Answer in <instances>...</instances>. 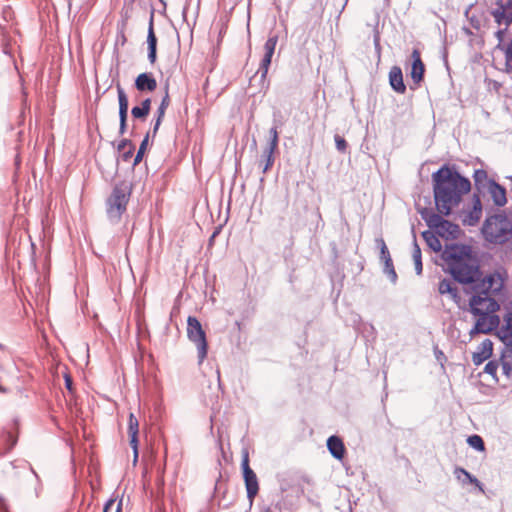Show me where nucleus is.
Returning <instances> with one entry per match:
<instances>
[{
  "instance_id": "1",
  "label": "nucleus",
  "mask_w": 512,
  "mask_h": 512,
  "mask_svg": "<svg viewBox=\"0 0 512 512\" xmlns=\"http://www.w3.org/2000/svg\"><path fill=\"white\" fill-rule=\"evenodd\" d=\"M450 276L467 285L465 290L471 294L469 306L477 319L470 333L487 334L495 330L500 323L499 316L495 314L500 308L496 296L504 287L501 275L493 273L480 279L479 263L472 248L450 244Z\"/></svg>"
},
{
  "instance_id": "2",
  "label": "nucleus",
  "mask_w": 512,
  "mask_h": 512,
  "mask_svg": "<svg viewBox=\"0 0 512 512\" xmlns=\"http://www.w3.org/2000/svg\"><path fill=\"white\" fill-rule=\"evenodd\" d=\"M437 213L426 218L429 230L422 233L429 248L435 252L433 261L442 272L448 271V164L432 175Z\"/></svg>"
},
{
  "instance_id": "3",
  "label": "nucleus",
  "mask_w": 512,
  "mask_h": 512,
  "mask_svg": "<svg viewBox=\"0 0 512 512\" xmlns=\"http://www.w3.org/2000/svg\"><path fill=\"white\" fill-rule=\"evenodd\" d=\"M481 232L486 241L502 244L512 234V224L505 214H493L486 217Z\"/></svg>"
},
{
  "instance_id": "4",
  "label": "nucleus",
  "mask_w": 512,
  "mask_h": 512,
  "mask_svg": "<svg viewBox=\"0 0 512 512\" xmlns=\"http://www.w3.org/2000/svg\"><path fill=\"white\" fill-rule=\"evenodd\" d=\"M131 188L126 182L117 183L106 200V212L110 219L119 220L126 211Z\"/></svg>"
},
{
  "instance_id": "5",
  "label": "nucleus",
  "mask_w": 512,
  "mask_h": 512,
  "mask_svg": "<svg viewBox=\"0 0 512 512\" xmlns=\"http://www.w3.org/2000/svg\"><path fill=\"white\" fill-rule=\"evenodd\" d=\"M279 40V35L277 33H270L266 42L264 43V54L260 60L258 71L255 73V75L250 78V84L252 83L255 76L260 73V79H259V85L260 90L259 92H263L266 94V92L269 89L270 81L268 80V72L272 64V58L275 53V49L277 46Z\"/></svg>"
},
{
  "instance_id": "6",
  "label": "nucleus",
  "mask_w": 512,
  "mask_h": 512,
  "mask_svg": "<svg viewBox=\"0 0 512 512\" xmlns=\"http://www.w3.org/2000/svg\"><path fill=\"white\" fill-rule=\"evenodd\" d=\"M407 76L411 79V90L421 87L424 82L426 65L421 58V51L418 47H413L410 55L405 61Z\"/></svg>"
},
{
  "instance_id": "7",
  "label": "nucleus",
  "mask_w": 512,
  "mask_h": 512,
  "mask_svg": "<svg viewBox=\"0 0 512 512\" xmlns=\"http://www.w3.org/2000/svg\"><path fill=\"white\" fill-rule=\"evenodd\" d=\"M471 190V182L462 176L455 165H450V210L460 203L463 195Z\"/></svg>"
},
{
  "instance_id": "8",
  "label": "nucleus",
  "mask_w": 512,
  "mask_h": 512,
  "mask_svg": "<svg viewBox=\"0 0 512 512\" xmlns=\"http://www.w3.org/2000/svg\"><path fill=\"white\" fill-rule=\"evenodd\" d=\"M187 335L188 338L194 342L198 350V358L201 363L207 356V341L201 323L196 317L189 316L187 319Z\"/></svg>"
},
{
  "instance_id": "9",
  "label": "nucleus",
  "mask_w": 512,
  "mask_h": 512,
  "mask_svg": "<svg viewBox=\"0 0 512 512\" xmlns=\"http://www.w3.org/2000/svg\"><path fill=\"white\" fill-rule=\"evenodd\" d=\"M482 208L480 196L475 192L471 202L457 213V218L464 226H475L482 216Z\"/></svg>"
},
{
  "instance_id": "10",
  "label": "nucleus",
  "mask_w": 512,
  "mask_h": 512,
  "mask_svg": "<svg viewBox=\"0 0 512 512\" xmlns=\"http://www.w3.org/2000/svg\"><path fill=\"white\" fill-rule=\"evenodd\" d=\"M266 141L263 148L261 159L259 160V167L262 168L263 173H267L274 164L275 151L278 147V134L277 130H268L264 135Z\"/></svg>"
},
{
  "instance_id": "11",
  "label": "nucleus",
  "mask_w": 512,
  "mask_h": 512,
  "mask_svg": "<svg viewBox=\"0 0 512 512\" xmlns=\"http://www.w3.org/2000/svg\"><path fill=\"white\" fill-rule=\"evenodd\" d=\"M241 468L243 472L245 487L247 490V497L252 503L259 492V482L255 472L250 467L249 452L247 449L242 451Z\"/></svg>"
},
{
  "instance_id": "12",
  "label": "nucleus",
  "mask_w": 512,
  "mask_h": 512,
  "mask_svg": "<svg viewBox=\"0 0 512 512\" xmlns=\"http://www.w3.org/2000/svg\"><path fill=\"white\" fill-rule=\"evenodd\" d=\"M150 6V16L148 21V28H147V59L151 65H154L157 61V45H158V38L155 33L154 29V15H155V8L152 4Z\"/></svg>"
},
{
  "instance_id": "13",
  "label": "nucleus",
  "mask_w": 512,
  "mask_h": 512,
  "mask_svg": "<svg viewBox=\"0 0 512 512\" xmlns=\"http://www.w3.org/2000/svg\"><path fill=\"white\" fill-rule=\"evenodd\" d=\"M377 246L380 249V259L383 262V272L387 275L392 283H396L398 276L394 268L393 260L389 249L383 238L376 239Z\"/></svg>"
},
{
  "instance_id": "14",
  "label": "nucleus",
  "mask_w": 512,
  "mask_h": 512,
  "mask_svg": "<svg viewBox=\"0 0 512 512\" xmlns=\"http://www.w3.org/2000/svg\"><path fill=\"white\" fill-rule=\"evenodd\" d=\"M119 105V128H128L129 98L119 80L116 84Z\"/></svg>"
},
{
  "instance_id": "15",
  "label": "nucleus",
  "mask_w": 512,
  "mask_h": 512,
  "mask_svg": "<svg viewBox=\"0 0 512 512\" xmlns=\"http://www.w3.org/2000/svg\"><path fill=\"white\" fill-rule=\"evenodd\" d=\"M157 86V80L152 72L145 71L134 78L133 87L140 93H152Z\"/></svg>"
},
{
  "instance_id": "16",
  "label": "nucleus",
  "mask_w": 512,
  "mask_h": 512,
  "mask_svg": "<svg viewBox=\"0 0 512 512\" xmlns=\"http://www.w3.org/2000/svg\"><path fill=\"white\" fill-rule=\"evenodd\" d=\"M491 14L495 21L499 25H504L506 29L512 23V0L499 3Z\"/></svg>"
},
{
  "instance_id": "17",
  "label": "nucleus",
  "mask_w": 512,
  "mask_h": 512,
  "mask_svg": "<svg viewBox=\"0 0 512 512\" xmlns=\"http://www.w3.org/2000/svg\"><path fill=\"white\" fill-rule=\"evenodd\" d=\"M388 83L392 91L397 94H404L407 90L402 68L398 65H393L388 73Z\"/></svg>"
},
{
  "instance_id": "18",
  "label": "nucleus",
  "mask_w": 512,
  "mask_h": 512,
  "mask_svg": "<svg viewBox=\"0 0 512 512\" xmlns=\"http://www.w3.org/2000/svg\"><path fill=\"white\" fill-rule=\"evenodd\" d=\"M169 104H170L169 80H166L165 85H164V95H163V97L160 101V104L153 116L150 128H160Z\"/></svg>"
},
{
  "instance_id": "19",
  "label": "nucleus",
  "mask_w": 512,
  "mask_h": 512,
  "mask_svg": "<svg viewBox=\"0 0 512 512\" xmlns=\"http://www.w3.org/2000/svg\"><path fill=\"white\" fill-rule=\"evenodd\" d=\"M138 433H139V422L138 419L135 417L133 413L129 414L128 418V435H129V442L133 449V462L136 463L138 460Z\"/></svg>"
},
{
  "instance_id": "20",
  "label": "nucleus",
  "mask_w": 512,
  "mask_h": 512,
  "mask_svg": "<svg viewBox=\"0 0 512 512\" xmlns=\"http://www.w3.org/2000/svg\"><path fill=\"white\" fill-rule=\"evenodd\" d=\"M493 352V343L489 339L483 340L479 346L477 347V350L473 352L472 355V361L473 363L478 366L482 364L485 360L489 359Z\"/></svg>"
},
{
  "instance_id": "21",
  "label": "nucleus",
  "mask_w": 512,
  "mask_h": 512,
  "mask_svg": "<svg viewBox=\"0 0 512 512\" xmlns=\"http://www.w3.org/2000/svg\"><path fill=\"white\" fill-rule=\"evenodd\" d=\"M496 206L502 207L507 203L506 190L494 180H489L486 187Z\"/></svg>"
},
{
  "instance_id": "22",
  "label": "nucleus",
  "mask_w": 512,
  "mask_h": 512,
  "mask_svg": "<svg viewBox=\"0 0 512 512\" xmlns=\"http://www.w3.org/2000/svg\"><path fill=\"white\" fill-rule=\"evenodd\" d=\"M152 99L147 97L140 104L134 105L131 109V116L134 121L145 122L151 111Z\"/></svg>"
},
{
  "instance_id": "23",
  "label": "nucleus",
  "mask_w": 512,
  "mask_h": 512,
  "mask_svg": "<svg viewBox=\"0 0 512 512\" xmlns=\"http://www.w3.org/2000/svg\"><path fill=\"white\" fill-rule=\"evenodd\" d=\"M454 475L457 481L463 486L468 484L474 485L480 492H484L482 483L468 471L463 468L456 467L454 469Z\"/></svg>"
},
{
  "instance_id": "24",
  "label": "nucleus",
  "mask_w": 512,
  "mask_h": 512,
  "mask_svg": "<svg viewBox=\"0 0 512 512\" xmlns=\"http://www.w3.org/2000/svg\"><path fill=\"white\" fill-rule=\"evenodd\" d=\"M432 13L436 16H438L442 23H443V33L441 31L440 26L438 25V30L440 32V35H442V49H441V58L443 61V65L448 72V34H447V20L444 16L438 15L436 11H432Z\"/></svg>"
},
{
  "instance_id": "25",
  "label": "nucleus",
  "mask_w": 512,
  "mask_h": 512,
  "mask_svg": "<svg viewBox=\"0 0 512 512\" xmlns=\"http://www.w3.org/2000/svg\"><path fill=\"white\" fill-rule=\"evenodd\" d=\"M327 448L334 458L338 460L344 458L346 449L340 437L335 435L330 436L327 440Z\"/></svg>"
},
{
  "instance_id": "26",
  "label": "nucleus",
  "mask_w": 512,
  "mask_h": 512,
  "mask_svg": "<svg viewBox=\"0 0 512 512\" xmlns=\"http://www.w3.org/2000/svg\"><path fill=\"white\" fill-rule=\"evenodd\" d=\"M504 321L505 324L499 330L498 335L504 345H512V312L507 313Z\"/></svg>"
},
{
  "instance_id": "27",
  "label": "nucleus",
  "mask_w": 512,
  "mask_h": 512,
  "mask_svg": "<svg viewBox=\"0 0 512 512\" xmlns=\"http://www.w3.org/2000/svg\"><path fill=\"white\" fill-rule=\"evenodd\" d=\"M501 366L502 371L506 376H511L512 374V344L504 345V348L501 352Z\"/></svg>"
},
{
  "instance_id": "28",
  "label": "nucleus",
  "mask_w": 512,
  "mask_h": 512,
  "mask_svg": "<svg viewBox=\"0 0 512 512\" xmlns=\"http://www.w3.org/2000/svg\"><path fill=\"white\" fill-rule=\"evenodd\" d=\"M124 29L125 28L120 27V23H118V31L113 49V56L116 58L117 66L119 65V45L124 46L127 43V37L125 35Z\"/></svg>"
},
{
  "instance_id": "29",
  "label": "nucleus",
  "mask_w": 512,
  "mask_h": 512,
  "mask_svg": "<svg viewBox=\"0 0 512 512\" xmlns=\"http://www.w3.org/2000/svg\"><path fill=\"white\" fill-rule=\"evenodd\" d=\"M473 178L475 187L479 192L488 186V182L490 180L488 179L487 172L483 169H476L474 171Z\"/></svg>"
},
{
  "instance_id": "30",
  "label": "nucleus",
  "mask_w": 512,
  "mask_h": 512,
  "mask_svg": "<svg viewBox=\"0 0 512 512\" xmlns=\"http://www.w3.org/2000/svg\"><path fill=\"white\" fill-rule=\"evenodd\" d=\"M411 255H412L413 262H414L415 271H416L417 275H420L423 270V265H422L421 249L416 241L413 243Z\"/></svg>"
},
{
  "instance_id": "31",
  "label": "nucleus",
  "mask_w": 512,
  "mask_h": 512,
  "mask_svg": "<svg viewBox=\"0 0 512 512\" xmlns=\"http://www.w3.org/2000/svg\"><path fill=\"white\" fill-rule=\"evenodd\" d=\"M497 47L504 51L505 72L508 75H510V77L512 78V39H511V42L507 46L502 47L499 43Z\"/></svg>"
},
{
  "instance_id": "32",
  "label": "nucleus",
  "mask_w": 512,
  "mask_h": 512,
  "mask_svg": "<svg viewBox=\"0 0 512 512\" xmlns=\"http://www.w3.org/2000/svg\"><path fill=\"white\" fill-rule=\"evenodd\" d=\"M288 120V116L286 112H283L278 109H274L273 111V125L271 128H281L286 124Z\"/></svg>"
},
{
  "instance_id": "33",
  "label": "nucleus",
  "mask_w": 512,
  "mask_h": 512,
  "mask_svg": "<svg viewBox=\"0 0 512 512\" xmlns=\"http://www.w3.org/2000/svg\"><path fill=\"white\" fill-rule=\"evenodd\" d=\"M467 443L470 447L474 448L476 451L482 452L485 450V444L481 436L474 434L468 437Z\"/></svg>"
},
{
  "instance_id": "34",
  "label": "nucleus",
  "mask_w": 512,
  "mask_h": 512,
  "mask_svg": "<svg viewBox=\"0 0 512 512\" xmlns=\"http://www.w3.org/2000/svg\"><path fill=\"white\" fill-rule=\"evenodd\" d=\"M148 140H149V132L146 134L145 138L143 139V141L139 147V150L134 158V165H137L142 161L143 155H144L147 145H148Z\"/></svg>"
},
{
  "instance_id": "35",
  "label": "nucleus",
  "mask_w": 512,
  "mask_h": 512,
  "mask_svg": "<svg viewBox=\"0 0 512 512\" xmlns=\"http://www.w3.org/2000/svg\"><path fill=\"white\" fill-rule=\"evenodd\" d=\"M380 42H381V35H380L378 28L376 27L373 30V45H374V49H375L376 55L378 57V60H380L381 50H382Z\"/></svg>"
},
{
  "instance_id": "36",
  "label": "nucleus",
  "mask_w": 512,
  "mask_h": 512,
  "mask_svg": "<svg viewBox=\"0 0 512 512\" xmlns=\"http://www.w3.org/2000/svg\"><path fill=\"white\" fill-rule=\"evenodd\" d=\"M498 367H499V364L497 361L495 360H491L489 361L485 367H484V372L491 375L493 379H497L496 378V375H497V370H498Z\"/></svg>"
},
{
  "instance_id": "37",
  "label": "nucleus",
  "mask_w": 512,
  "mask_h": 512,
  "mask_svg": "<svg viewBox=\"0 0 512 512\" xmlns=\"http://www.w3.org/2000/svg\"><path fill=\"white\" fill-rule=\"evenodd\" d=\"M466 16L470 19V22L474 28L479 29L481 27V21L473 14L472 7H469V9L466 10Z\"/></svg>"
},
{
  "instance_id": "38",
  "label": "nucleus",
  "mask_w": 512,
  "mask_h": 512,
  "mask_svg": "<svg viewBox=\"0 0 512 512\" xmlns=\"http://www.w3.org/2000/svg\"><path fill=\"white\" fill-rule=\"evenodd\" d=\"M125 8L126 7H124L121 12V16H122L121 27H124V28L126 26L127 20L130 18V11H131L130 8L126 9V10H125Z\"/></svg>"
},
{
  "instance_id": "39",
  "label": "nucleus",
  "mask_w": 512,
  "mask_h": 512,
  "mask_svg": "<svg viewBox=\"0 0 512 512\" xmlns=\"http://www.w3.org/2000/svg\"><path fill=\"white\" fill-rule=\"evenodd\" d=\"M438 292L441 295L448 293V280L447 279L441 280V282L439 283Z\"/></svg>"
},
{
  "instance_id": "40",
  "label": "nucleus",
  "mask_w": 512,
  "mask_h": 512,
  "mask_svg": "<svg viewBox=\"0 0 512 512\" xmlns=\"http://www.w3.org/2000/svg\"><path fill=\"white\" fill-rule=\"evenodd\" d=\"M335 142H336V146H337L338 150H340V151H344L345 150V148H346V141L343 138H341L339 136H336L335 137Z\"/></svg>"
},
{
  "instance_id": "41",
  "label": "nucleus",
  "mask_w": 512,
  "mask_h": 512,
  "mask_svg": "<svg viewBox=\"0 0 512 512\" xmlns=\"http://www.w3.org/2000/svg\"><path fill=\"white\" fill-rule=\"evenodd\" d=\"M116 504L115 499H109L104 505L103 512H111Z\"/></svg>"
},
{
  "instance_id": "42",
  "label": "nucleus",
  "mask_w": 512,
  "mask_h": 512,
  "mask_svg": "<svg viewBox=\"0 0 512 512\" xmlns=\"http://www.w3.org/2000/svg\"><path fill=\"white\" fill-rule=\"evenodd\" d=\"M459 231V226L450 222V238H456V233Z\"/></svg>"
},
{
  "instance_id": "43",
  "label": "nucleus",
  "mask_w": 512,
  "mask_h": 512,
  "mask_svg": "<svg viewBox=\"0 0 512 512\" xmlns=\"http://www.w3.org/2000/svg\"><path fill=\"white\" fill-rule=\"evenodd\" d=\"M189 8H190V2L186 1L185 5H184V7L182 9L183 21H187V14H188Z\"/></svg>"
},
{
  "instance_id": "44",
  "label": "nucleus",
  "mask_w": 512,
  "mask_h": 512,
  "mask_svg": "<svg viewBox=\"0 0 512 512\" xmlns=\"http://www.w3.org/2000/svg\"><path fill=\"white\" fill-rule=\"evenodd\" d=\"M122 505H123V503H122V499H121L117 502L115 508L113 507L114 512H122Z\"/></svg>"
},
{
  "instance_id": "45",
  "label": "nucleus",
  "mask_w": 512,
  "mask_h": 512,
  "mask_svg": "<svg viewBox=\"0 0 512 512\" xmlns=\"http://www.w3.org/2000/svg\"><path fill=\"white\" fill-rule=\"evenodd\" d=\"M505 30H506V29H504V30H498V31L496 32V37L498 38L499 42H502Z\"/></svg>"
},
{
  "instance_id": "46",
  "label": "nucleus",
  "mask_w": 512,
  "mask_h": 512,
  "mask_svg": "<svg viewBox=\"0 0 512 512\" xmlns=\"http://www.w3.org/2000/svg\"><path fill=\"white\" fill-rule=\"evenodd\" d=\"M136 0H124V7L129 6L130 10H132L133 4Z\"/></svg>"
},
{
  "instance_id": "47",
  "label": "nucleus",
  "mask_w": 512,
  "mask_h": 512,
  "mask_svg": "<svg viewBox=\"0 0 512 512\" xmlns=\"http://www.w3.org/2000/svg\"><path fill=\"white\" fill-rule=\"evenodd\" d=\"M162 5H163V9H161V11H159V13L161 14H165L166 12V6H167V3L165 0H158Z\"/></svg>"
},
{
  "instance_id": "48",
  "label": "nucleus",
  "mask_w": 512,
  "mask_h": 512,
  "mask_svg": "<svg viewBox=\"0 0 512 512\" xmlns=\"http://www.w3.org/2000/svg\"><path fill=\"white\" fill-rule=\"evenodd\" d=\"M65 382H66V387H67L68 389H71L72 380H71V378H70L69 376H66V378H65Z\"/></svg>"
},
{
  "instance_id": "49",
  "label": "nucleus",
  "mask_w": 512,
  "mask_h": 512,
  "mask_svg": "<svg viewBox=\"0 0 512 512\" xmlns=\"http://www.w3.org/2000/svg\"><path fill=\"white\" fill-rule=\"evenodd\" d=\"M8 437L9 439H11V446L15 445L16 441H17V438L16 437H13V435L11 434V432L8 433Z\"/></svg>"
},
{
  "instance_id": "50",
  "label": "nucleus",
  "mask_w": 512,
  "mask_h": 512,
  "mask_svg": "<svg viewBox=\"0 0 512 512\" xmlns=\"http://www.w3.org/2000/svg\"><path fill=\"white\" fill-rule=\"evenodd\" d=\"M138 5L141 7V8H145L147 6V2L144 1V0H139L138 1Z\"/></svg>"
},
{
  "instance_id": "51",
  "label": "nucleus",
  "mask_w": 512,
  "mask_h": 512,
  "mask_svg": "<svg viewBox=\"0 0 512 512\" xmlns=\"http://www.w3.org/2000/svg\"><path fill=\"white\" fill-rule=\"evenodd\" d=\"M129 146H130V149L127 153H125V155H124L125 158H127L128 156H130L132 154L133 147H132L131 143H129Z\"/></svg>"
},
{
  "instance_id": "52",
  "label": "nucleus",
  "mask_w": 512,
  "mask_h": 512,
  "mask_svg": "<svg viewBox=\"0 0 512 512\" xmlns=\"http://www.w3.org/2000/svg\"><path fill=\"white\" fill-rule=\"evenodd\" d=\"M449 292H450V295H451V296H453V297H456V296H457V294H456V290H454L451 286H450Z\"/></svg>"
},
{
  "instance_id": "53",
  "label": "nucleus",
  "mask_w": 512,
  "mask_h": 512,
  "mask_svg": "<svg viewBox=\"0 0 512 512\" xmlns=\"http://www.w3.org/2000/svg\"><path fill=\"white\" fill-rule=\"evenodd\" d=\"M126 144H127V142H126V141H122V142L119 144L118 148H119L120 150H121V149H124V147L126 146Z\"/></svg>"
},
{
  "instance_id": "54",
  "label": "nucleus",
  "mask_w": 512,
  "mask_h": 512,
  "mask_svg": "<svg viewBox=\"0 0 512 512\" xmlns=\"http://www.w3.org/2000/svg\"><path fill=\"white\" fill-rule=\"evenodd\" d=\"M0 392H2V393L6 392V389L3 388L1 385H0Z\"/></svg>"
},
{
  "instance_id": "55",
  "label": "nucleus",
  "mask_w": 512,
  "mask_h": 512,
  "mask_svg": "<svg viewBox=\"0 0 512 512\" xmlns=\"http://www.w3.org/2000/svg\"><path fill=\"white\" fill-rule=\"evenodd\" d=\"M347 2H348V0H345V2H344V4H343V7H342L341 11L344 9V7L346 6Z\"/></svg>"
},
{
  "instance_id": "56",
  "label": "nucleus",
  "mask_w": 512,
  "mask_h": 512,
  "mask_svg": "<svg viewBox=\"0 0 512 512\" xmlns=\"http://www.w3.org/2000/svg\"><path fill=\"white\" fill-rule=\"evenodd\" d=\"M444 5H445L446 7H448V0H446V1L444 2Z\"/></svg>"
},
{
  "instance_id": "57",
  "label": "nucleus",
  "mask_w": 512,
  "mask_h": 512,
  "mask_svg": "<svg viewBox=\"0 0 512 512\" xmlns=\"http://www.w3.org/2000/svg\"><path fill=\"white\" fill-rule=\"evenodd\" d=\"M3 512H9V511L5 510V511H3Z\"/></svg>"
}]
</instances>
